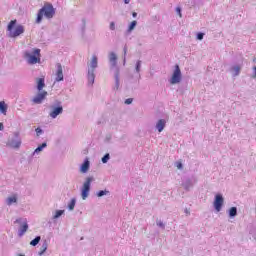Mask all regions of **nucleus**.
I'll use <instances>...</instances> for the list:
<instances>
[{"mask_svg":"<svg viewBox=\"0 0 256 256\" xmlns=\"http://www.w3.org/2000/svg\"><path fill=\"white\" fill-rule=\"evenodd\" d=\"M43 17L46 19H53L55 17V8L53 7V4L48 3L45 4L37 13L36 17V23H41L43 21Z\"/></svg>","mask_w":256,"mask_h":256,"instance_id":"f257e3e1","label":"nucleus"},{"mask_svg":"<svg viewBox=\"0 0 256 256\" xmlns=\"http://www.w3.org/2000/svg\"><path fill=\"white\" fill-rule=\"evenodd\" d=\"M7 31L9 32L8 37L15 39L20 35H23V33H25V26H17V20H11L7 25Z\"/></svg>","mask_w":256,"mask_h":256,"instance_id":"f03ea898","label":"nucleus"},{"mask_svg":"<svg viewBox=\"0 0 256 256\" xmlns=\"http://www.w3.org/2000/svg\"><path fill=\"white\" fill-rule=\"evenodd\" d=\"M49 109V117H51V119H57L59 115H63V102L56 100L49 106Z\"/></svg>","mask_w":256,"mask_h":256,"instance_id":"7ed1b4c3","label":"nucleus"},{"mask_svg":"<svg viewBox=\"0 0 256 256\" xmlns=\"http://www.w3.org/2000/svg\"><path fill=\"white\" fill-rule=\"evenodd\" d=\"M23 141L21 140V136L19 132H14L11 137L8 138L6 142V147L10 149H21Z\"/></svg>","mask_w":256,"mask_h":256,"instance_id":"20e7f679","label":"nucleus"},{"mask_svg":"<svg viewBox=\"0 0 256 256\" xmlns=\"http://www.w3.org/2000/svg\"><path fill=\"white\" fill-rule=\"evenodd\" d=\"M93 181H95V177L89 176L86 178L85 182L83 183V186L81 188V197L83 201H85L87 197H89V193L91 191V183H93Z\"/></svg>","mask_w":256,"mask_h":256,"instance_id":"39448f33","label":"nucleus"},{"mask_svg":"<svg viewBox=\"0 0 256 256\" xmlns=\"http://www.w3.org/2000/svg\"><path fill=\"white\" fill-rule=\"evenodd\" d=\"M14 223H18L20 225L18 229L19 237H23L25 233L29 230V224L27 223V218H18L14 221Z\"/></svg>","mask_w":256,"mask_h":256,"instance_id":"423d86ee","label":"nucleus"},{"mask_svg":"<svg viewBox=\"0 0 256 256\" xmlns=\"http://www.w3.org/2000/svg\"><path fill=\"white\" fill-rule=\"evenodd\" d=\"M27 57L28 63H30V65L41 63V49H34V51L31 54H27Z\"/></svg>","mask_w":256,"mask_h":256,"instance_id":"0eeeda50","label":"nucleus"},{"mask_svg":"<svg viewBox=\"0 0 256 256\" xmlns=\"http://www.w3.org/2000/svg\"><path fill=\"white\" fill-rule=\"evenodd\" d=\"M110 71H111V73H113L114 81H115L113 90L114 91H119V87L121 86V82H120V79H119V66L112 65L110 67Z\"/></svg>","mask_w":256,"mask_h":256,"instance_id":"6e6552de","label":"nucleus"},{"mask_svg":"<svg viewBox=\"0 0 256 256\" xmlns=\"http://www.w3.org/2000/svg\"><path fill=\"white\" fill-rule=\"evenodd\" d=\"M181 79H183V74L181 73V68H179V65L175 66V69L172 73V77L170 79L171 85H177Z\"/></svg>","mask_w":256,"mask_h":256,"instance_id":"1a4fd4ad","label":"nucleus"},{"mask_svg":"<svg viewBox=\"0 0 256 256\" xmlns=\"http://www.w3.org/2000/svg\"><path fill=\"white\" fill-rule=\"evenodd\" d=\"M224 203H225V198H223V194H220V193L216 194L214 197L213 207L215 211H217V213H219L221 209H223Z\"/></svg>","mask_w":256,"mask_h":256,"instance_id":"9d476101","label":"nucleus"},{"mask_svg":"<svg viewBox=\"0 0 256 256\" xmlns=\"http://www.w3.org/2000/svg\"><path fill=\"white\" fill-rule=\"evenodd\" d=\"M95 71H97V65L88 66L87 79L88 85L91 87H93V84L95 83Z\"/></svg>","mask_w":256,"mask_h":256,"instance_id":"9b49d317","label":"nucleus"},{"mask_svg":"<svg viewBox=\"0 0 256 256\" xmlns=\"http://www.w3.org/2000/svg\"><path fill=\"white\" fill-rule=\"evenodd\" d=\"M47 95H48L47 91L39 92V93L36 94V96L32 99V101H33V103H35V105H41V103H43V101H45Z\"/></svg>","mask_w":256,"mask_h":256,"instance_id":"f8f14e48","label":"nucleus"},{"mask_svg":"<svg viewBox=\"0 0 256 256\" xmlns=\"http://www.w3.org/2000/svg\"><path fill=\"white\" fill-rule=\"evenodd\" d=\"M47 147V142H43L41 145H39L32 154L28 157V163H31L33 161V157H37L41 151H43Z\"/></svg>","mask_w":256,"mask_h":256,"instance_id":"ddd939ff","label":"nucleus"},{"mask_svg":"<svg viewBox=\"0 0 256 256\" xmlns=\"http://www.w3.org/2000/svg\"><path fill=\"white\" fill-rule=\"evenodd\" d=\"M91 167V162L89 158H85L83 163L80 165V173H87Z\"/></svg>","mask_w":256,"mask_h":256,"instance_id":"4468645a","label":"nucleus"},{"mask_svg":"<svg viewBox=\"0 0 256 256\" xmlns=\"http://www.w3.org/2000/svg\"><path fill=\"white\" fill-rule=\"evenodd\" d=\"M64 80V76H63V66L58 65L57 70H56V78H55V82L59 83L61 81Z\"/></svg>","mask_w":256,"mask_h":256,"instance_id":"2eb2a0df","label":"nucleus"},{"mask_svg":"<svg viewBox=\"0 0 256 256\" xmlns=\"http://www.w3.org/2000/svg\"><path fill=\"white\" fill-rule=\"evenodd\" d=\"M167 126V121L165 119H159L156 123V129L158 133H162L163 129Z\"/></svg>","mask_w":256,"mask_h":256,"instance_id":"dca6fc26","label":"nucleus"},{"mask_svg":"<svg viewBox=\"0 0 256 256\" xmlns=\"http://www.w3.org/2000/svg\"><path fill=\"white\" fill-rule=\"evenodd\" d=\"M182 186L184 187L185 191H189L191 187H193V181L191 180V178H186L182 182Z\"/></svg>","mask_w":256,"mask_h":256,"instance_id":"f3484780","label":"nucleus"},{"mask_svg":"<svg viewBox=\"0 0 256 256\" xmlns=\"http://www.w3.org/2000/svg\"><path fill=\"white\" fill-rule=\"evenodd\" d=\"M110 65H117V54L110 52L108 55Z\"/></svg>","mask_w":256,"mask_h":256,"instance_id":"a211bd4d","label":"nucleus"},{"mask_svg":"<svg viewBox=\"0 0 256 256\" xmlns=\"http://www.w3.org/2000/svg\"><path fill=\"white\" fill-rule=\"evenodd\" d=\"M45 87V78H38L37 79V91L41 92L43 91V88Z\"/></svg>","mask_w":256,"mask_h":256,"instance_id":"6ab92c4d","label":"nucleus"},{"mask_svg":"<svg viewBox=\"0 0 256 256\" xmlns=\"http://www.w3.org/2000/svg\"><path fill=\"white\" fill-rule=\"evenodd\" d=\"M232 77H237L241 73V66H232L230 69Z\"/></svg>","mask_w":256,"mask_h":256,"instance_id":"aec40b11","label":"nucleus"},{"mask_svg":"<svg viewBox=\"0 0 256 256\" xmlns=\"http://www.w3.org/2000/svg\"><path fill=\"white\" fill-rule=\"evenodd\" d=\"M49 247V243L47 242V240H44L41 247H40V251L38 252V255H44L45 251H47V248Z\"/></svg>","mask_w":256,"mask_h":256,"instance_id":"412c9836","label":"nucleus"},{"mask_svg":"<svg viewBox=\"0 0 256 256\" xmlns=\"http://www.w3.org/2000/svg\"><path fill=\"white\" fill-rule=\"evenodd\" d=\"M7 109H9L7 103H5V101H0V113H2V115H7Z\"/></svg>","mask_w":256,"mask_h":256,"instance_id":"4be33fe9","label":"nucleus"},{"mask_svg":"<svg viewBox=\"0 0 256 256\" xmlns=\"http://www.w3.org/2000/svg\"><path fill=\"white\" fill-rule=\"evenodd\" d=\"M228 215H229L230 219H235V217H237V207H231L228 210Z\"/></svg>","mask_w":256,"mask_h":256,"instance_id":"5701e85b","label":"nucleus"},{"mask_svg":"<svg viewBox=\"0 0 256 256\" xmlns=\"http://www.w3.org/2000/svg\"><path fill=\"white\" fill-rule=\"evenodd\" d=\"M135 27H137V20H133L127 29V33H132L135 30Z\"/></svg>","mask_w":256,"mask_h":256,"instance_id":"b1692460","label":"nucleus"},{"mask_svg":"<svg viewBox=\"0 0 256 256\" xmlns=\"http://www.w3.org/2000/svg\"><path fill=\"white\" fill-rule=\"evenodd\" d=\"M75 205H77V199L72 198L71 201L68 203V210L73 211L75 209Z\"/></svg>","mask_w":256,"mask_h":256,"instance_id":"393cba45","label":"nucleus"},{"mask_svg":"<svg viewBox=\"0 0 256 256\" xmlns=\"http://www.w3.org/2000/svg\"><path fill=\"white\" fill-rule=\"evenodd\" d=\"M39 243H41V236H36L31 242L30 245L32 247H37V245H39Z\"/></svg>","mask_w":256,"mask_h":256,"instance_id":"a878e982","label":"nucleus"},{"mask_svg":"<svg viewBox=\"0 0 256 256\" xmlns=\"http://www.w3.org/2000/svg\"><path fill=\"white\" fill-rule=\"evenodd\" d=\"M111 192H109V190L105 189V190H100L96 193L97 197H105V195H110Z\"/></svg>","mask_w":256,"mask_h":256,"instance_id":"bb28decb","label":"nucleus"},{"mask_svg":"<svg viewBox=\"0 0 256 256\" xmlns=\"http://www.w3.org/2000/svg\"><path fill=\"white\" fill-rule=\"evenodd\" d=\"M65 210H56L55 214L53 215L52 219H59L62 215H64Z\"/></svg>","mask_w":256,"mask_h":256,"instance_id":"cd10ccee","label":"nucleus"},{"mask_svg":"<svg viewBox=\"0 0 256 256\" xmlns=\"http://www.w3.org/2000/svg\"><path fill=\"white\" fill-rule=\"evenodd\" d=\"M13 203H17V196H11L7 198V205H13Z\"/></svg>","mask_w":256,"mask_h":256,"instance_id":"c85d7f7f","label":"nucleus"},{"mask_svg":"<svg viewBox=\"0 0 256 256\" xmlns=\"http://www.w3.org/2000/svg\"><path fill=\"white\" fill-rule=\"evenodd\" d=\"M109 159H111V154H109V153H106L103 157H102V159H101V161H102V163H109Z\"/></svg>","mask_w":256,"mask_h":256,"instance_id":"c756f323","label":"nucleus"},{"mask_svg":"<svg viewBox=\"0 0 256 256\" xmlns=\"http://www.w3.org/2000/svg\"><path fill=\"white\" fill-rule=\"evenodd\" d=\"M156 225H157V227H159L160 229L165 230V223H163V221L157 219V220H156Z\"/></svg>","mask_w":256,"mask_h":256,"instance_id":"7c9ffc66","label":"nucleus"},{"mask_svg":"<svg viewBox=\"0 0 256 256\" xmlns=\"http://www.w3.org/2000/svg\"><path fill=\"white\" fill-rule=\"evenodd\" d=\"M205 37V33H203V32H198L197 34H196V39L198 40V41H203V38Z\"/></svg>","mask_w":256,"mask_h":256,"instance_id":"2f4dec72","label":"nucleus"},{"mask_svg":"<svg viewBox=\"0 0 256 256\" xmlns=\"http://www.w3.org/2000/svg\"><path fill=\"white\" fill-rule=\"evenodd\" d=\"M97 63H98V58H97V56H92V60H91V62H90V65H97Z\"/></svg>","mask_w":256,"mask_h":256,"instance_id":"473e14b6","label":"nucleus"},{"mask_svg":"<svg viewBox=\"0 0 256 256\" xmlns=\"http://www.w3.org/2000/svg\"><path fill=\"white\" fill-rule=\"evenodd\" d=\"M37 137H40V135H43L44 131L41 129V127H38L35 129Z\"/></svg>","mask_w":256,"mask_h":256,"instance_id":"72a5a7b5","label":"nucleus"},{"mask_svg":"<svg viewBox=\"0 0 256 256\" xmlns=\"http://www.w3.org/2000/svg\"><path fill=\"white\" fill-rule=\"evenodd\" d=\"M181 11H183L181 7H176V13L177 15H179V17H183V14L181 13Z\"/></svg>","mask_w":256,"mask_h":256,"instance_id":"f704fd0d","label":"nucleus"},{"mask_svg":"<svg viewBox=\"0 0 256 256\" xmlns=\"http://www.w3.org/2000/svg\"><path fill=\"white\" fill-rule=\"evenodd\" d=\"M87 25V20L85 18L82 19V31H85V27Z\"/></svg>","mask_w":256,"mask_h":256,"instance_id":"c9c22d12","label":"nucleus"},{"mask_svg":"<svg viewBox=\"0 0 256 256\" xmlns=\"http://www.w3.org/2000/svg\"><path fill=\"white\" fill-rule=\"evenodd\" d=\"M124 103L125 105H131V103H133V98H127Z\"/></svg>","mask_w":256,"mask_h":256,"instance_id":"e433bc0d","label":"nucleus"},{"mask_svg":"<svg viewBox=\"0 0 256 256\" xmlns=\"http://www.w3.org/2000/svg\"><path fill=\"white\" fill-rule=\"evenodd\" d=\"M110 30L115 31V22L110 23Z\"/></svg>","mask_w":256,"mask_h":256,"instance_id":"4c0bfd02","label":"nucleus"},{"mask_svg":"<svg viewBox=\"0 0 256 256\" xmlns=\"http://www.w3.org/2000/svg\"><path fill=\"white\" fill-rule=\"evenodd\" d=\"M135 71L136 73H139L141 71V65H136Z\"/></svg>","mask_w":256,"mask_h":256,"instance_id":"58836bf2","label":"nucleus"},{"mask_svg":"<svg viewBox=\"0 0 256 256\" xmlns=\"http://www.w3.org/2000/svg\"><path fill=\"white\" fill-rule=\"evenodd\" d=\"M252 69H253L252 77H253V79H256V66H254Z\"/></svg>","mask_w":256,"mask_h":256,"instance_id":"ea45409f","label":"nucleus"},{"mask_svg":"<svg viewBox=\"0 0 256 256\" xmlns=\"http://www.w3.org/2000/svg\"><path fill=\"white\" fill-rule=\"evenodd\" d=\"M188 5H190V7H195V0H191V2H188Z\"/></svg>","mask_w":256,"mask_h":256,"instance_id":"a19ab883","label":"nucleus"},{"mask_svg":"<svg viewBox=\"0 0 256 256\" xmlns=\"http://www.w3.org/2000/svg\"><path fill=\"white\" fill-rule=\"evenodd\" d=\"M177 168H178V169H183V164H182L181 162H178Z\"/></svg>","mask_w":256,"mask_h":256,"instance_id":"79ce46f5","label":"nucleus"},{"mask_svg":"<svg viewBox=\"0 0 256 256\" xmlns=\"http://www.w3.org/2000/svg\"><path fill=\"white\" fill-rule=\"evenodd\" d=\"M184 213H186V215H191V212L187 208L184 210Z\"/></svg>","mask_w":256,"mask_h":256,"instance_id":"37998d69","label":"nucleus"},{"mask_svg":"<svg viewBox=\"0 0 256 256\" xmlns=\"http://www.w3.org/2000/svg\"><path fill=\"white\" fill-rule=\"evenodd\" d=\"M3 129H5V126L3 125V123H0V131H3Z\"/></svg>","mask_w":256,"mask_h":256,"instance_id":"c03bdc74","label":"nucleus"},{"mask_svg":"<svg viewBox=\"0 0 256 256\" xmlns=\"http://www.w3.org/2000/svg\"><path fill=\"white\" fill-rule=\"evenodd\" d=\"M125 5H129V3H131V0H123Z\"/></svg>","mask_w":256,"mask_h":256,"instance_id":"a18cd8bd","label":"nucleus"},{"mask_svg":"<svg viewBox=\"0 0 256 256\" xmlns=\"http://www.w3.org/2000/svg\"><path fill=\"white\" fill-rule=\"evenodd\" d=\"M132 17L135 19L137 17V12H133Z\"/></svg>","mask_w":256,"mask_h":256,"instance_id":"49530a36","label":"nucleus"},{"mask_svg":"<svg viewBox=\"0 0 256 256\" xmlns=\"http://www.w3.org/2000/svg\"><path fill=\"white\" fill-rule=\"evenodd\" d=\"M124 55H127V48L124 47Z\"/></svg>","mask_w":256,"mask_h":256,"instance_id":"de8ad7c7","label":"nucleus"},{"mask_svg":"<svg viewBox=\"0 0 256 256\" xmlns=\"http://www.w3.org/2000/svg\"><path fill=\"white\" fill-rule=\"evenodd\" d=\"M136 65H141V61L138 60V61L136 62Z\"/></svg>","mask_w":256,"mask_h":256,"instance_id":"09e8293b","label":"nucleus"},{"mask_svg":"<svg viewBox=\"0 0 256 256\" xmlns=\"http://www.w3.org/2000/svg\"><path fill=\"white\" fill-rule=\"evenodd\" d=\"M253 63H256V59L255 58H253Z\"/></svg>","mask_w":256,"mask_h":256,"instance_id":"8fccbe9b","label":"nucleus"},{"mask_svg":"<svg viewBox=\"0 0 256 256\" xmlns=\"http://www.w3.org/2000/svg\"><path fill=\"white\" fill-rule=\"evenodd\" d=\"M18 256H25L24 254H18Z\"/></svg>","mask_w":256,"mask_h":256,"instance_id":"3c124183","label":"nucleus"},{"mask_svg":"<svg viewBox=\"0 0 256 256\" xmlns=\"http://www.w3.org/2000/svg\"><path fill=\"white\" fill-rule=\"evenodd\" d=\"M98 125H101V121H98Z\"/></svg>","mask_w":256,"mask_h":256,"instance_id":"603ef678","label":"nucleus"},{"mask_svg":"<svg viewBox=\"0 0 256 256\" xmlns=\"http://www.w3.org/2000/svg\"><path fill=\"white\" fill-rule=\"evenodd\" d=\"M126 61H125V58H124V65H125Z\"/></svg>","mask_w":256,"mask_h":256,"instance_id":"864d4df0","label":"nucleus"},{"mask_svg":"<svg viewBox=\"0 0 256 256\" xmlns=\"http://www.w3.org/2000/svg\"><path fill=\"white\" fill-rule=\"evenodd\" d=\"M254 239H255V241H256V237H255Z\"/></svg>","mask_w":256,"mask_h":256,"instance_id":"5fc2aeb1","label":"nucleus"}]
</instances>
